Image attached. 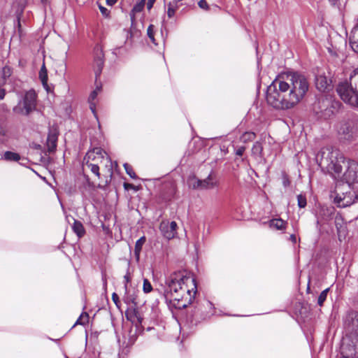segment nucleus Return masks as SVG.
Masks as SVG:
<instances>
[{
  "mask_svg": "<svg viewBox=\"0 0 358 358\" xmlns=\"http://www.w3.org/2000/svg\"><path fill=\"white\" fill-rule=\"evenodd\" d=\"M357 199V194L351 189L350 185L346 187L337 188L334 197V203L339 208H345L353 204Z\"/></svg>",
  "mask_w": 358,
  "mask_h": 358,
  "instance_id": "obj_6",
  "label": "nucleus"
},
{
  "mask_svg": "<svg viewBox=\"0 0 358 358\" xmlns=\"http://www.w3.org/2000/svg\"><path fill=\"white\" fill-rule=\"evenodd\" d=\"M329 288H327L325 289L324 290H323L320 294L318 296V299H317V304L320 306H323V303L324 302L326 301L327 299V294L329 291Z\"/></svg>",
  "mask_w": 358,
  "mask_h": 358,
  "instance_id": "obj_36",
  "label": "nucleus"
},
{
  "mask_svg": "<svg viewBox=\"0 0 358 358\" xmlns=\"http://www.w3.org/2000/svg\"><path fill=\"white\" fill-rule=\"evenodd\" d=\"M289 239L293 243H296V237L294 234H292L289 237Z\"/></svg>",
  "mask_w": 358,
  "mask_h": 358,
  "instance_id": "obj_52",
  "label": "nucleus"
},
{
  "mask_svg": "<svg viewBox=\"0 0 358 358\" xmlns=\"http://www.w3.org/2000/svg\"><path fill=\"white\" fill-rule=\"evenodd\" d=\"M335 227L337 231L338 240L342 241L348 235L347 223L341 215L335 217Z\"/></svg>",
  "mask_w": 358,
  "mask_h": 358,
  "instance_id": "obj_15",
  "label": "nucleus"
},
{
  "mask_svg": "<svg viewBox=\"0 0 358 358\" xmlns=\"http://www.w3.org/2000/svg\"><path fill=\"white\" fill-rule=\"evenodd\" d=\"M170 228H171V231H173L176 230L177 224H176V222L175 221H172L170 223Z\"/></svg>",
  "mask_w": 358,
  "mask_h": 358,
  "instance_id": "obj_49",
  "label": "nucleus"
},
{
  "mask_svg": "<svg viewBox=\"0 0 358 358\" xmlns=\"http://www.w3.org/2000/svg\"><path fill=\"white\" fill-rule=\"evenodd\" d=\"M315 85L320 91H325L331 87L332 77L328 69H317Z\"/></svg>",
  "mask_w": 358,
  "mask_h": 358,
  "instance_id": "obj_10",
  "label": "nucleus"
},
{
  "mask_svg": "<svg viewBox=\"0 0 358 358\" xmlns=\"http://www.w3.org/2000/svg\"><path fill=\"white\" fill-rule=\"evenodd\" d=\"M41 67H45V63H44V62L42 63Z\"/></svg>",
  "mask_w": 358,
  "mask_h": 358,
  "instance_id": "obj_54",
  "label": "nucleus"
},
{
  "mask_svg": "<svg viewBox=\"0 0 358 358\" xmlns=\"http://www.w3.org/2000/svg\"><path fill=\"white\" fill-rule=\"evenodd\" d=\"M89 322V315L87 313L85 312L80 315L78 319L76 320L75 325H83L85 326Z\"/></svg>",
  "mask_w": 358,
  "mask_h": 358,
  "instance_id": "obj_35",
  "label": "nucleus"
},
{
  "mask_svg": "<svg viewBox=\"0 0 358 358\" xmlns=\"http://www.w3.org/2000/svg\"><path fill=\"white\" fill-rule=\"evenodd\" d=\"M145 242H146V237L145 236H143L142 237H141L136 242L135 247H134V255H135L137 261L139 260L140 254L142 250L143 245L145 244Z\"/></svg>",
  "mask_w": 358,
  "mask_h": 358,
  "instance_id": "obj_26",
  "label": "nucleus"
},
{
  "mask_svg": "<svg viewBox=\"0 0 358 358\" xmlns=\"http://www.w3.org/2000/svg\"><path fill=\"white\" fill-rule=\"evenodd\" d=\"M124 281H125V284L128 283L130 281V278H129V273L126 274L124 276Z\"/></svg>",
  "mask_w": 358,
  "mask_h": 358,
  "instance_id": "obj_53",
  "label": "nucleus"
},
{
  "mask_svg": "<svg viewBox=\"0 0 358 358\" xmlns=\"http://www.w3.org/2000/svg\"><path fill=\"white\" fill-rule=\"evenodd\" d=\"M123 186L126 190H129L131 189H133L134 190H138V189L133 184H131V183L124 182Z\"/></svg>",
  "mask_w": 358,
  "mask_h": 358,
  "instance_id": "obj_46",
  "label": "nucleus"
},
{
  "mask_svg": "<svg viewBox=\"0 0 358 358\" xmlns=\"http://www.w3.org/2000/svg\"><path fill=\"white\" fill-rule=\"evenodd\" d=\"M84 160L87 161L90 164H96V166H104L107 169V175H104V180H102L97 185H95L94 182H92L87 175H84V177L90 187L98 188L103 189L108 186L112 179L113 171V162L106 152L101 148H94L89 150L85 156Z\"/></svg>",
  "mask_w": 358,
  "mask_h": 358,
  "instance_id": "obj_3",
  "label": "nucleus"
},
{
  "mask_svg": "<svg viewBox=\"0 0 358 358\" xmlns=\"http://www.w3.org/2000/svg\"><path fill=\"white\" fill-rule=\"evenodd\" d=\"M73 232L78 236V238L83 237L85 234V228L81 222L75 220L72 226Z\"/></svg>",
  "mask_w": 358,
  "mask_h": 358,
  "instance_id": "obj_25",
  "label": "nucleus"
},
{
  "mask_svg": "<svg viewBox=\"0 0 358 358\" xmlns=\"http://www.w3.org/2000/svg\"><path fill=\"white\" fill-rule=\"evenodd\" d=\"M329 1L333 2L334 0H329Z\"/></svg>",
  "mask_w": 358,
  "mask_h": 358,
  "instance_id": "obj_56",
  "label": "nucleus"
},
{
  "mask_svg": "<svg viewBox=\"0 0 358 358\" xmlns=\"http://www.w3.org/2000/svg\"><path fill=\"white\" fill-rule=\"evenodd\" d=\"M3 159L8 162H18L21 159V157L17 152L6 151L3 154Z\"/></svg>",
  "mask_w": 358,
  "mask_h": 358,
  "instance_id": "obj_30",
  "label": "nucleus"
},
{
  "mask_svg": "<svg viewBox=\"0 0 358 358\" xmlns=\"http://www.w3.org/2000/svg\"><path fill=\"white\" fill-rule=\"evenodd\" d=\"M287 223L286 221L279 218V219H272L269 222V225L271 227L275 228L278 230H283L286 228Z\"/></svg>",
  "mask_w": 358,
  "mask_h": 358,
  "instance_id": "obj_28",
  "label": "nucleus"
},
{
  "mask_svg": "<svg viewBox=\"0 0 358 358\" xmlns=\"http://www.w3.org/2000/svg\"><path fill=\"white\" fill-rule=\"evenodd\" d=\"M176 187L172 182H168L163 185L161 197L164 201H171L175 196Z\"/></svg>",
  "mask_w": 358,
  "mask_h": 358,
  "instance_id": "obj_16",
  "label": "nucleus"
},
{
  "mask_svg": "<svg viewBox=\"0 0 358 358\" xmlns=\"http://www.w3.org/2000/svg\"><path fill=\"white\" fill-rule=\"evenodd\" d=\"M154 32H155V26L152 24L149 25L147 29V34L150 41L155 45H157V43L155 42V39L154 37Z\"/></svg>",
  "mask_w": 358,
  "mask_h": 358,
  "instance_id": "obj_39",
  "label": "nucleus"
},
{
  "mask_svg": "<svg viewBox=\"0 0 358 358\" xmlns=\"http://www.w3.org/2000/svg\"><path fill=\"white\" fill-rule=\"evenodd\" d=\"M343 179L349 185L358 182V162L353 159L347 161V169L343 173Z\"/></svg>",
  "mask_w": 358,
  "mask_h": 358,
  "instance_id": "obj_12",
  "label": "nucleus"
},
{
  "mask_svg": "<svg viewBox=\"0 0 358 358\" xmlns=\"http://www.w3.org/2000/svg\"><path fill=\"white\" fill-rule=\"evenodd\" d=\"M124 168L125 169L127 174H128L131 178H133V179L137 178V176L135 173L132 166L130 164L125 163L124 164Z\"/></svg>",
  "mask_w": 358,
  "mask_h": 358,
  "instance_id": "obj_37",
  "label": "nucleus"
},
{
  "mask_svg": "<svg viewBox=\"0 0 358 358\" xmlns=\"http://www.w3.org/2000/svg\"><path fill=\"white\" fill-rule=\"evenodd\" d=\"M36 97L37 96L34 90H29L26 92L23 100V104L27 115L35 109L36 105Z\"/></svg>",
  "mask_w": 358,
  "mask_h": 358,
  "instance_id": "obj_14",
  "label": "nucleus"
},
{
  "mask_svg": "<svg viewBox=\"0 0 358 358\" xmlns=\"http://www.w3.org/2000/svg\"><path fill=\"white\" fill-rule=\"evenodd\" d=\"M214 313V305L210 301L204 300L196 303L192 310L191 315L192 320L199 322L209 318Z\"/></svg>",
  "mask_w": 358,
  "mask_h": 358,
  "instance_id": "obj_7",
  "label": "nucleus"
},
{
  "mask_svg": "<svg viewBox=\"0 0 358 358\" xmlns=\"http://www.w3.org/2000/svg\"><path fill=\"white\" fill-rule=\"evenodd\" d=\"M179 1L175 0L170 1H164L165 4L168 6L167 15L169 17H172L174 16L176 10L178 8V3Z\"/></svg>",
  "mask_w": 358,
  "mask_h": 358,
  "instance_id": "obj_27",
  "label": "nucleus"
},
{
  "mask_svg": "<svg viewBox=\"0 0 358 358\" xmlns=\"http://www.w3.org/2000/svg\"><path fill=\"white\" fill-rule=\"evenodd\" d=\"M289 185H290V180L289 179V177L286 174H284L282 176V185L285 187H287L289 186Z\"/></svg>",
  "mask_w": 358,
  "mask_h": 358,
  "instance_id": "obj_44",
  "label": "nucleus"
},
{
  "mask_svg": "<svg viewBox=\"0 0 358 358\" xmlns=\"http://www.w3.org/2000/svg\"><path fill=\"white\" fill-rule=\"evenodd\" d=\"M341 162L344 163V158L342 156L338 157V154L332 152L327 158L322 159L321 164H326L328 173L334 178H336L340 176L343 171Z\"/></svg>",
  "mask_w": 358,
  "mask_h": 358,
  "instance_id": "obj_8",
  "label": "nucleus"
},
{
  "mask_svg": "<svg viewBox=\"0 0 358 358\" xmlns=\"http://www.w3.org/2000/svg\"><path fill=\"white\" fill-rule=\"evenodd\" d=\"M257 135L252 131H245L240 137V141L244 143L253 141Z\"/></svg>",
  "mask_w": 358,
  "mask_h": 358,
  "instance_id": "obj_31",
  "label": "nucleus"
},
{
  "mask_svg": "<svg viewBox=\"0 0 358 358\" xmlns=\"http://www.w3.org/2000/svg\"><path fill=\"white\" fill-rule=\"evenodd\" d=\"M164 296L175 308L182 309L192 303L197 292L196 280L186 271L175 272L166 280Z\"/></svg>",
  "mask_w": 358,
  "mask_h": 358,
  "instance_id": "obj_2",
  "label": "nucleus"
},
{
  "mask_svg": "<svg viewBox=\"0 0 358 358\" xmlns=\"http://www.w3.org/2000/svg\"><path fill=\"white\" fill-rule=\"evenodd\" d=\"M83 165L86 166L88 169H90V171L100 180H104L103 178V176L100 173V167L99 166H96V164H90L87 161L83 159Z\"/></svg>",
  "mask_w": 358,
  "mask_h": 358,
  "instance_id": "obj_24",
  "label": "nucleus"
},
{
  "mask_svg": "<svg viewBox=\"0 0 358 358\" xmlns=\"http://www.w3.org/2000/svg\"><path fill=\"white\" fill-rule=\"evenodd\" d=\"M251 153L254 157H259L260 159L265 160L264 148L260 141H256L254 143L251 149Z\"/></svg>",
  "mask_w": 358,
  "mask_h": 358,
  "instance_id": "obj_21",
  "label": "nucleus"
},
{
  "mask_svg": "<svg viewBox=\"0 0 358 358\" xmlns=\"http://www.w3.org/2000/svg\"><path fill=\"white\" fill-rule=\"evenodd\" d=\"M357 127L351 120L341 122L338 129V134L341 140L352 141L355 139Z\"/></svg>",
  "mask_w": 358,
  "mask_h": 358,
  "instance_id": "obj_11",
  "label": "nucleus"
},
{
  "mask_svg": "<svg viewBox=\"0 0 358 358\" xmlns=\"http://www.w3.org/2000/svg\"><path fill=\"white\" fill-rule=\"evenodd\" d=\"M343 327L350 336H358V312L348 310L343 317Z\"/></svg>",
  "mask_w": 358,
  "mask_h": 358,
  "instance_id": "obj_9",
  "label": "nucleus"
},
{
  "mask_svg": "<svg viewBox=\"0 0 358 358\" xmlns=\"http://www.w3.org/2000/svg\"><path fill=\"white\" fill-rule=\"evenodd\" d=\"M198 5L201 9H203L206 10H208V8H209L208 3L205 0H200L198 2Z\"/></svg>",
  "mask_w": 358,
  "mask_h": 358,
  "instance_id": "obj_43",
  "label": "nucleus"
},
{
  "mask_svg": "<svg viewBox=\"0 0 358 358\" xmlns=\"http://www.w3.org/2000/svg\"><path fill=\"white\" fill-rule=\"evenodd\" d=\"M198 182L201 185V189H213L217 186V182L213 180L211 174L203 180H198Z\"/></svg>",
  "mask_w": 358,
  "mask_h": 358,
  "instance_id": "obj_23",
  "label": "nucleus"
},
{
  "mask_svg": "<svg viewBox=\"0 0 358 358\" xmlns=\"http://www.w3.org/2000/svg\"><path fill=\"white\" fill-rule=\"evenodd\" d=\"M310 283V281L308 282V284ZM308 290L310 289V287H309V285H308V288H307Z\"/></svg>",
  "mask_w": 358,
  "mask_h": 358,
  "instance_id": "obj_55",
  "label": "nucleus"
},
{
  "mask_svg": "<svg viewBox=\"0 0 358 358\" xmlns=\"http://www.w3.org/2000/svg\"><path fill=\"white\" fill-rule=\"evenodd\" d=\"M198 180L199 179H196L193 183L190 184V186L193 189H201V185L198 182Z\"/></svg>",
  "mask_w": 358,
  "mask_h": 358,
  "instance_id": "obj_47",
  "label": "nucleus"
},
{
  "mask_svg": "<svg viewBox=\"0 0 358 358\" xmlns=\"http://www.w3.org/2000/svg\"><path fill=\"white\" fill-rule=\"evenodd\" d=\"M22 12H23V8H22L20 11L17 13L16 20L15 21V26L17 27V33L20 38H21L22 36L23 35V31H22L21 22H20V18H21ZM15 32H16V30H15Z\"/></svg>",
  "mask_w": 358,
  "mask_h": 358,
  "instance_id": "obj_32",
  "label": "nucleus"
},
{
  "mask_svg": "<svg viewBox=\"0 0 358 358\" xmlns=\"http://www.w3.org/2000/svg\"><path fill=\"white\" fill-rule=\"evenodd\" d=\"M341 107L342 103L338 100L330 96L320 95L313 103V110L318 117L327 120L338 113Z\"/></svg>",
  "mask_w": 358,
  "mask_h": 358,
  "instance_id": "obj_4",
  "label": "nucleus"
},
{
  "mask_svg": "<svg viewBox=\"0 0 358 358\" xmlns=\"http://www.w3.org/2000/svg\"><path fill=\"white\" fill-rule=\"evenodd\" d=\"M66 358H69V357H66Z\"/></svg>",
  "mask_w": 358,
  "mask_h": 358,
  "instance_id": "obj_57",
  "label": "nucleus"
},
{
  "mask_svg": "<svg viewBox=\"0 0 358 358\" xmlns=\"http://www.w3.org/2000/svg\"><path fill=\"white\" fill-rule=\"evenodd\" d=\"M298 206L301 208H305L307 205L306 197L303 194H299L297 196Z\"/></svg>",
  "mask_w": 358,
  "mask_h": 358,
  "instance_id": "obj_38",
  "label": "nucleus"
},
{
  "mask_svg": "<svg viewBox=\"0 0 358 358\" xmlns=\"http://www.w3.org/2000/svg\"><path fill=\"white\" fill-rule=\"evenodd\" d=\"M349 40L352 49L358 53V24L352 29Z\"/></svg>",
  "mask_w": 358,
  "mask_h": 358,
  "instance_id": "obj_22",
  "label": "nucleus"
},
{
  "mask_svg": "<svg viewBox=\"0 0 358 358\" xmlns=\"http://www.w3.org/2000/svg\"><path fill=\"white\" fill-rule=\"evenodd\" d=\"M143 290L145 293H150L152 290L150 282L146 278L143 280Z\"/></svg>",
  "mask_w": 358,
  "mask_h": 358,
  "instance_id": "obj_40",
  "label": "nucleus"
},
{
  "mask_svg": "<svg viewBox=\"0 0 358 358\" xmlns=\"http://www.w3.org/2000/svg\"><path fill=\"white\" fill-rule=\"evenodd\" d=\"M125 315L129 321L132 323H135L136 326L141 325L143 320V318L137 308L128 309L125 313Z\"/></svg>",
  "mask_w": 358,
  "mask_h": 358,
  "instance_id": "obj_17",
  "label": "nucleus"
},
{
  "mask_svg": "<svg viewBox=\"0 0 358 358\" xmlns=\"http://www.w3.org/2000/svg\"><path fill=\"white\" fill-rule=\"evenodd\" d=\"M144 6H145V0H142L141 1L136 3L134 6V8L131 10V20L132 24L134 23V13L141 12L144 8Z\"/></svg>",
  "mask_w": 358,
  "mask_h": 358,
  "instance_id": "obj_34",
  "label": "nucleus"
},
{
  "mask_svg": "<svg viewBox=\"0 0 358 358\" xmlns=\"http://www.w3.org/2000/svg\"><path fill=\"white\" fill-rule=\"evenodd\" d=\"M155 2V0H148L147 8L148 10H150L152 8Z\"/></svg>",
  "mask_w": 358,
  "mask_h": 358,
  "instance_id": "obj_48",
  "label": "nucleus"
},
{
  "mask_svg": "<svg viewBox=\"0 0 358 358\" xmlns=\"http://www.w3.org/2000/svg\"><path fill=\"white\" fill-rule=\"evenodd\" d=\"M336 92L341 99L350 107L358 109V91L348 80L340 82Z\"/></svg>",
  "mask_w": 358,
  "mask_h": 358,
  "instance_id": "obj_5",
  "label": "nucleus"
},
{
  "mask_svg": "<svg viewBox=\"0 0 358 358\" xmlns=\"http://www.w3.org/2000/svg\"><path fill=\"white\" fill-rule=\"evenodd\" d=\"M39 78L42 83L43 87L45 90L49 92H50V87L48 84V71L47 69H41L39 71Z\"/></svg>",
  "mask_w": 358,
  "mask_h": 358,
  "instance_id": "obj_29",
  "label": "nucleus"
},
{
  "mask_svg": "<svg viewBox=\"0 0 358 358\" xmlns=\"http://www.w3.org/2000/svg\"><path fill=\"white\" fill-rule=\"evenodd\" d=\"M12 74V69H0V99L2 100L5 95L6 91L2 87L6 81V78H9Z\"/></svg>",
  "mask_w": 358,
  "mask_h": 358,
  "instance_id": "obj_19",
  "label": "nucleus"
},
{
  "mask_svg": "<svg viewBox=\"0 0 358 358\" xmlns=\"http://www.w3.org/2000/svg\"><path fill=\"white\" fill-rule=\"evenodd\" d=\"M246 150L245 146H240L237 148L235 150V154L237 156L241 157L244 154L245 151Z\"/></svg>",
  "mask_w": 358,
  "mask_h": 358,
  "instance_id": "obj_42",
  "label": "nucleus"
},
{
  "mask_svg": "<svg viewBox=\"0 0 358 358\" xmlns=\"http://www.w3.org/2000/svg\"><path fill=\"white\" fill-rule=\"evenodd\" d=\"M287 81L275 80L267 88L266 101L276 109L286 110L295 106L308 90L305 76L294 73L287 76Z\"/></svg>",
  "mask_w": 358,
  "mask_h": 358,
  "instance_id": "obj_1",
  "label": "nucleus"
},
{
  "mask_svg": "<svg viewBox=\"0 0 358 358\" xmlns=\"http://www.w3.org/2000/svg\"><path fill=\"white\" fill-rule=\"evenodd\" d=\"M58 132L57 129H50L47 138V148L49 152H54L56 150Z\"/></svg>",
  "mask_w": 358,
  "mask_h": 358,
  "instance_id": "obj_18",
  "label": "nucleus"
},
{
  "mask_svg": "<svg viewBox=\"0 0 358 358\" xmlns=\"http://www.w3.org/2000/svg\"><path fill=\"white\" fill-rule=\"evenodd\" d=\"M94 67H102L103 66V54L101 50H97L94 56Z\"/></svg>",
  "mask_w": 358,
  "mask_h": 358,
  "instance_id": "obj_33",
  "label": "nucleus"
},
{
  "mask_svg": "<svg viewBox=\"0 0 358 358\" xmlns=\"http://www.w3.org/2000/svg\"><path fill=\"white\" fill-rule=\"evenodd\" d=\"M333 210L330 208H321L318 215H317V225H322L324 222L331 218Z\"/></svg>",
  "mask_w": 358,
  "mask_h": 358,
  "instance_id": "obj_20",
  "label": "nucleus"
},
{
  "mask_svg": "<svg viewBox=\"0 0 358 358\" xmlns=\"http://www.w3.org/2000/svg\"><path fill=\"white\" fill-rule=\"evenodd\" d=\"M101 73V69H97V70L95 71V77H96L95 83L96 85V89L90 93L89 98H88L90 108L92 111L93 113H95V110H96V103H95L94 101L96 99L98 94L101 91V88H102L101 84H100V85L97 84L98 79H99Z\"/></svg>",
  "mask_w": 358,
  "mask_h": 358,
  "instance_id": "obj_13",
  "label": "nucleus"
},
{
  "mask_svg": "<svg viewBox=\"0 0 358 358\" xmlns=\"http://www.w3.org/2000/svg\"><path fill=\"white\" fill-rule=\"evenodd\" d=\"M6 131L1 127H0V136H5Z\"/></svg>",
  "mask_w": 358,
  "mask_h": 358,
  "instance_id": "obj_51",
  "label": "nucleus"
},
{
  "mask_svg": "<svg viewBox=\"0 0 358 358\" xmlns=\"http://www.w3.org/2000/svg\"><path fill=\"white\" fill-rule=\"evenodd\" d=\"M112 300L117 306V308H120L121 306V302L120 301L118 295L115 292H113L112 294Z\"/></svg>",
  "mask_w": 358,
  "mask_h": 358,
  "instance_id": "obj_41",
  "label": "nucleus"
},
{
  "mask_svg": "<svg viewBox=\"0 0 358 358\" xmlns=\"http://www.w3.org/2000/svg\"><path fill=\"white\" fill-rule=\"evenodd\" d=\"M99 10H100L101 14L103 16L108 17L109 15V11L106 8H105L101 5L99 6Z\"/></svg>",
  "mask_w": 358,
  "mask_h": 358,
  "instance_id": "obj_45",
  "label": "nucleus"
},
{
  "mask_svg": "<svg viewBox=\"0 0 358 358\" xmlns=\"http://www.w3.org/2000/svg\"><path fill=\"white\" fill-rule=\"evenodd\" d=\"M118 0H106V3L108 5V6H113L114 4H115L117 3Z\"/></svg>",
  "mask_w": 358,
  "mask_h": 358,
  "instance_id": "obj_50",
  "label": "nucleus"
}]
</instances>
